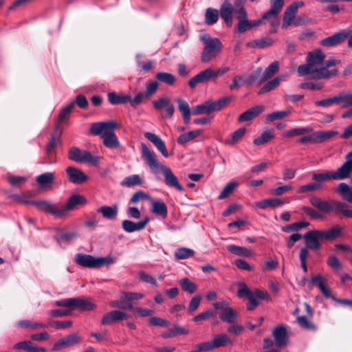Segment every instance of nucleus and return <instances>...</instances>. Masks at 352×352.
I'll return each instance as SVG.
<instances>
[{"label":"nucleus","mask_w":352,"mask_h":352,"mask_svg":"<svg viewBox=\"0 0 352 352\" xmlns=\"http://www.w3.org/2000/svg\"><path fill=\"white\" fill-rule=\"evenodd\" d=\"M336 192L346 201L352 204V190L346 183H340L336 188ZM310 203L320 212L329 214L333 212H340L346 217H352V210L347 209V204L336 200H323L318 197H312Z\"/></svg>","instance_id":"nucleus-1"},{"label":"nucleus","mask_w":352,"mask_h":352,"mask_svg":"<svg viewBox=\"0 0 352 352\" xmlns=\"http://www.w3.org/2000/svg\"><path fill=\"white\" fill-rule=\"evenodd\" d=\"M324 58V54L320 50L309 52L307 57V63L298 67L299 76L309 75L310 78L314 79L329 78L336 76L337 69L329 70L326 69V67H322Z\"/></svg>","instance_id":"nucleus-2"},{"label":"nucleus","mask_w":352,"mask_h":352,"mask_svg":"<svg viewBox=\"0 0 352 352\" xmlns=\"http://www.w3.org/2000/svg\"><path fill=\"white\" fill-rule=\"evenodd\" d=\"M141 146L142 157L146 161L148 166L151 169H160L164 177V183L167 186L183 192L184 190L183 186L179 183V179L171 169L166 166L160 165L155 153L144 144H142Z\"/></svg>","instance_id":"nucleus-3"},{"label":"nucleus","mask_w":352,"mask_h":352,"mask_svg":"<svg viewBox=\"0 0 352 352\" xmlns=\"http://www.w3.org/2000/svg\"><path fill=\"white\" fill-rule=\"evenodd\" d=\"M75 262L87 268H100L104 265L113 264L115 262L114 258L111 256L107 257H95L90 254L78 253L74 258Z\"/></svg>","instance_id":"nucleus-4"},{"label":"nucleus","mask_w":352,"mask_h":352,"mask_svg":"<svg viewBox=\"0 0 352 352\" xmlns=\"http://www.w3.org/2000/svg\"><path fill=\"white\" fill-rule=\"evenodd\" d=\"M200 38L204 44L201 53V61L208 63L220 53L222 44L219 38H211L206 34L201 35Z\"/></svg>","instance_id":"nucleus-5"},{"label":"nucleus","mask_w":352,"mask_h":352,"mask_svg":"<svg viewBox=\"0 0 352 352\" xmlns=\"http://www.w3.org/2000/svg\"><path fill=\"white\" fill-rule=\"evenodd\" d=\"M215 309V314H217L219 318L226 322L232 324L235 322L237 313L230 307V304L226 300L215 302L214 304Z\"/></svg>","instance_id":"nucleus-6"},{"label":"nucleus","mask_w":352,"mask_h":352,"mask_svg":"<svg viewBox=\"0 0 352 352\" xmlns=\"http://www.w3.org/2000/svg\"><path fill=\"white\" fill-rule=\"evenodd\" d=\"M310 284L311 285H317L319 287L321 293L326 298H331L340 304L352 307V300L337 299L334 296H331L330 289L326 286L327 280L320 274H317L313 276L310 280Z\"/></svg>","instance_id":"nucleus-7"},{"label":"nucleus","mask_w":352,"mask_h":352,"mask_svg":"<svg viewBox=\"0 0 352 352\" xmlns=\"http://www.w3.org/2000/svg\"><path fill=\"white\" fill-rule=\"evenodd\" d=\"M69 158L73 161L80 163H89L96 164L99 157L93 155L90 152L82 151L76 147L72 148L69 151Z\"/></svg>","instance_id":"nucleus-8"},{"label":"nucleus","mask_w":352,"mask_h":352,"mask_svg":"<svg viewBox=\"0 0 352 352\" xmlns=\"http://www.w3.org/2000/svg\"><path fill=\"white\" fill-rule=\"evenodd\" d=\"M231 344L230 338L225 333L216 335L212 340L199 344V351H209Z\"/></svg>","instance_id":"nucleus-9"},{"label":"nucleus","mask_w":352,"mask_h":352,"mask_svg":"<svg viewBox=\"0 0 352 352\" xmlns=\"http://www.w3.org/2000/svg\"><path fill=\"white\" fill-rule=\"evenodd\" d=\"M303 6L304 3L302 1H296L286 8L282 23L283 28H286L292 24H294L296 26L301 24L298 21H295V16L298 12V9Z\"/></svg>","instance_id":"nucleus-10"},{"label":"nucleus","mask_w":352,"mask_h":352,"mask_svg":"<svg viewBox=\"0 0 352 352\" xmlns=\"http://www.w3.org/2000/svg\"><path fill=\"white\" fill-rule=\"evenodd\" d=\"M345 160L336 171H332L335 180H343L352 176V151L346 155Z\"/></svg>","instance_id":"nucleus-11"},{"label":"nucleus","mask_w":352,"mask_h":352,"mask_svg":"<svg viewBox=\"0 0 352 352\" xmlns=\"http://www.w3.org/2000/svg\"><path fill=\"white\" fill-rule=\"evenodd\" d=\"M85 203L86 199L84 197L80 195H72L65 205L60 208L58 207V218L65 217L69 210H74L78 206L84 205Z\"/></svg>","instance_id":"nucleus-12"},{"label":"nucleus","mask_w":352,"mask_h":352,"mask_svg":"<svg viewBox=\"0 0 352 352\" xmlns=\"http://www.w3.org/2000/svg\"><path fill=\"white\" fill-rule=\"evenodd\" d=\"M303 238L306 244V248L312 250H318L321 248L320 241L324 240L322 235V230H314L306 232Z\"/></svg>","instance_id":"nucleus-13"},{"label":"nucleus","mask_w":352,"mask_h":352,"mask_svg":"<svg viewBox=\"0 0 352 352\" xmlns=\"http://www.w3.org/2000/svg\"><path fill=\"white\" fill-rule=\"evenodd\" d=\"M229 102L228 98H222L217 101L208 100L199 104V116L202 114L210 115V113L219 111L223 108Z\"/></svg>","instance_id":"nucleus-14"},{"label":"nucleus","mask_w":352,"mask_h":352,"mask_svg":"<svg viewBox=\"0 0 352 352\" xmlns=\"http://www.w3.org/2000/svg\"><path fill=\"white\" fill-rule=\"evenodd\" d=\"M116 126L117 124L113 121L95 122L91 124L89 131L93 135H101L102 137V134H107L111 131H114Z\"/></svg>","instance_id":"nucleus-15"},{"label":"nucleus","mask_w":352,"mask_h":352,"mask_svg":"<svg viewBox=\"0 0 352 352\" xmlns=\"http://www.w3.org/2000/svg\"><path fill=\"white\" fill-rule=\"evenodd\" d=\"M149 221L150 219L148 217H145L144 219L136 223L130 220H124L122 223V226L124 231L127 232H133L144 229Z\"/></svg>","instance_id":"nucleus-16"},{"label":"nucleus","mask_w":352,"mask_h":352,"mask_svg":"<svg viewBox=\"0 0 352 352\" xmlns=\"http://www.w3.org/2000/svg\"><path fill=\"white\" fill-rule=\"evenodd\" d=\"M80 340V338L77 333H72L67 336L58 340L54 345L52 351H58L64 347H69L75 344H77Z\"/></svg>","instance_id":"nucleus-17"},{"label":"nucleus","mask_w":352,"mask_h":352,"mask_svg":"<svg viewBox=\"0 0 352 352\" xmlns=\"http://www.w3.org/2000/svg\"><path fill=\"white\" fill-rule=\"evenodd\" d=\"M129 315L119 310L109 311L104 314L102 319V324H109L116 321L129 318Z\"/></svg>","instance_id":"nucleus-18"},{"label":"nucleus","mask_w":352,"mask_h":352,"mask_svg":"<svg viewBox=\"0 0 352 352\" xmlns=\"http://www.w3.org/2000/svg\"><path fill=\"white\" fill-rule=\"evenodd\" d=\"M272 335L274 338L275 342L278 347H282L287 344L288 341V336L287 329L283 326H278L274 329Z\"/></svg>","instance_id":"nucleus-19"},{"label":"nucleus","mask_w":352,"mask_h":352,"mask_svg":"<svg viewBox=\"0 0 352 352\" xmlns=\"http://www.w3.org/2000/svg\"><path fill=\"white\" fill-rule=\"evenodd\" d=\"M25 203L34 205L38 210L50 212L54 215L56 217H58V214H56V211H58V206L50 204L48 201H27Z\"/></svg>","instance_id":"nucleus-20"},{"label":"nucleus","mask_w":352,"mask_h":352,"mask_svg":"<svg viewBox=\"0 0 352 352\" xmlns=\"http://www.w3.org/2000/svg\"><path fill=\"white\" fill-rule=\"evenodd\" d=\"M70 182L74 184H80L87 181V176L80 170L72 166H69L66 169Z\"/></svg>","instance_id":"nucleus-21"},{"label":"nucleus","mask_w":352,"mask_h":352,"mask_svg":"<svg viewBox=\"0 0 352 352\" xmlns=\"http://www.w3.org/2000/svg\"><path fill=\"white\" fill-rule=\"evenodd\" d=\"M348 36V33L338 32L320 41V44L324 47H333L342 43Z\"/></svg>","instance_id":"nucleus-22"},{"label":"nucleus","mask_w":352,"mask_h":352,"mask_svg":"<svg viewBox=\"0 0 352 352\" xmlns=\"http://www.w3.org/2000/svg\"><path fill=\"white\" fill-rule=\"evenodd\" d=\"M144 136L155 146V147L159 150L163 156L165 157L168 156L165 144L159 136L150 132L145 133Z\"/></svg>","instance_id":"nucleus-23"},{"label":"nucleus","mask_w":352,"mask_h":352,"mask_svg":"<svg viewBox=\"0 0 352 352\" xmlns=\"http://www.w3.org/2000/svg\"><path fill=\"white\" fill-rule=\"evenodd\" d=\"M263 109H264L263 106H254V107L248 109L243 113H241L239 116L238 120L239 122H245V121L251 120L254 119V118H256L257 116H258L263 111Z\"/></svg>","instance_id":"nucleus-24"},{"label":"nucleus","mask_w":352,"mask_h":352,"mask_svg":"<svg viewBox=\"0 0 352 352\" xmlns=\"http://www.w3.org/2000/svg\"><path fill=\"white\" fill-rule=\"evenodd\" d=\"M14 349L24 350L27 352H47V350L45 348L34 345L33 342L30 340L16 343L14 346Z\"/></svg>","instance_id":"nucleus-25"},{"label":"nucleus","mask_w":352,"mask_h":352,"mask_svg":"<svg viewBox=\"0 0 352 352\" xmlns=\"http://www.w3.org/2000/svg\"><path fill=\"white\" fill-rule=\"evenodd\" d=\"M61 131L59 129L58 124L56 125L55 130L53 133L51 134L50 140L47 145L46 152L47 154L53 153L60 142Z\"/></svg>","instance_id":"nucleus-26"},{"label":"nucleus","mask_w":352,"mask_h":352,"mask_svg":"<svg viewBox=\"0 0 352 352\" xmlns=\"http://www.w3.org/2000/svg\"><path fill=\"white\" fill-rule=\"evenodd\" d=\"M344 228L339 225L334 226L327 230H322V235L324 240L332 241L342 234Z\"/></svg>","instance_id":"nucleus-27"},{"label":"nucleus","mask_w":352,"mask_h":352,"mask_svg":"<svg viewBox=\"0 0 352 352\" xmlns=\"http://www.w3.org/2000/svg\"><path fill=\"white\" fill-rule=\"evenodd\" d=\"M239 15H236V19L239 21L238 23V31L240 32H244L250 29L249 20H248V14L245 9H240Z\"/></svg>","instance_id":"nucleus-28"},{"label":"nucleus","mask_w":352,"mask_h":352,"mask_svg":"<svg viewBox=\"0 0 352 352\" xmlns=\"http://www.w3.org/2000/svg\"><path fill=\"white\" fill-rule=\"evenodd\" d=\"M103 144L106 147L110 148H116L120 146L118 139L113 131L108 132L107 134H102Z\"/></svg>","instance_id":"nucleus-29"},{"label":"nucleus","mask_w":352,"mask_h":352,"mask_svg":"<svg viewBox=\"0 0 352 352\" xmlns=\"http://www.w3.org/2000/svg\"><path fill=\"white\" fill-rule=\"evenodd\" d=\"M234 12V8L229 3H224L220 9V14L221 18L228 25H231L232 22V13Z\"/></svg>","instance_id":"nucleus-30"},{"label":"nucleus","mask_w":352,"mask_h":352,"mask_svg":"<svg viewBox=\"0 0 352 352\" xmlns=\"http://www.w3.org/2000/svg\"><path fill=\"white\" fill-rule=\"evenodd\" d=\"M74 309H80L83 311H88L96 307L95 304L89 298H74Z\"/></svg>","instance_id":"nucleus-31"},{"label":"nucleus","mask_w":352,"mask_h":352,"mask_svg":"<svg viewBox=\"0 0 352 352\" xmlns=\"http://www.w3.org/2000/svg\"><path fill=\"white\" fill-rule=\"evenodd\" d=\"M279 65L278 61L272 62L263 72L262 76L259 80V83L266 81L267 79L272 78L275 74L278 72Z\"/></svg>","instance_id":"nucleus-32"},{"label":"nucleus","mask_w":352,"mask_h":352,"mask_svg":"<svg viewBox=\"0 0 352 352\" xmlns=\"http://www.w3.org/2000/svg\"><path fill=\"white\" fill-rule=\"evenodd\" d=\"M176 102L178 104V110L180 111L185 122H188L190 119L191 112L188 102L181 98L177 99Z\"/></svg>","instance_id":"nucleus-33"},{"label":"nucleus","mask_w":352,"mask_h":352,"mask_svg":"<svg viewBox=\"0 0 352 352\" xmlns=\"http://www.w3.org/2000/svg\"><path fill=\"white\" fill-rule=\"evenodd\" d=\"M152 209L151 211L157 215H160L163 218L167 216L168 210L166 204L162 201H152Z\"/></svg>","instance_id":"nucleus-34"},{"label":"nucleus","mask_w":352,"mask_h":352,"mask_svg":"<svg viewBox=\"0 0 352 352\" xmlns=\"http://www.w3.org/2000/svg\"><path fill=\"white\" fill-rule=\"evenodd\" d=\"M108 100L112 104H124L129 102L130 96L111 92L108 94Z\"/></svg>","instance_id":"nucleus-35"},{"label":"nucleus","mask_w":352,"mask_h":352,"mask_svg":"<svg viewBox=\"0 0 352 352\" xmlns=\"http://www.w3.org/2000/svg\"><path fill=\"white\" fill-rule=\"evenodd\" d=\"M255 204L258 208L264 209L269 207L276 208L282 206L284 204V202L278 198H274L263 199L260 201L256 202Z\"/></svg>","instance_id":"nucleus-36"},{"label":"nucleus","mask_w":352,"mask_h":352,"mask_svg":"<svg viewBox=\"0 0 352 352\" xmlns=\"http://www.w3.org/2000/svg\"><path fill=\"white\" fill-rule=\"evenodd\" d=\"M98 212L101 213L103 217L111 219L118 214V206L116 205L112 206H104L99 208Z\"/></svg>","instance_id":"nucleus-37"},{"label":"nucleus","mask_w":352,"mask_h":352,"mask_svg":"<svg viewBox=\"0 0 352 352\" xmlns=\"http://www.w3.org/2000/svg\"><path fill=\"white\" fill-rule=\"evenodd\" d=\"M16 327L21 328H30L32 329H40L47 327V324L41 322H33L29 320H23L17 322Z\"/></svg>","instance_id":"nucleus-38"},{"label":"nucleus","mask_w":352,"mask_h":352,"mask_svg":"<svg viewBox=\"0 0 352 352\" xmlns=\"http://www.w3.org/2000/svg\"><path fill=\"white\" fill-rule=\"evenodd\" d=\"M283 0H272L271 8L264 14V18L270 16H278L283 7Z\"/></svg>","instance_id":"nucleus-39"},{"label":"nucleus","mask_w":352,"mask_h":352,"mask_svg":"<svg viewBox=\"0 0 352 352\" xmlns=\"http://www.w3.org/2000/svg\"><path fill=\"white\" fill-rule=\"evenodd\" d=\"M142 179L138 175H132L125 177L121 182V185L128 188L142 185Z\"/></svg>","instance_id":"nucleus-40"},{"label":"nucleus","mask_w":352,"mask_h":352,"mask_svg":"<svg viewBox=\"0 0 352 352\" xmlns=\"http://www.w3.org/2000/svg\"><path fill=\"white\" fill-rule=\"evenodd\" d=\"M228 250L231 253L241 256L250 257L252 256V252L246 248L230 245L228 246Z\"/></svg>","instance_id":"nucleus-41"},{"label":"nucleus","mask_w":352,"mask_h":352,"mask_svg":"<svg viewBox=\"0 0 352 352\" xmlns=\"http://www.w3.org/2000/svg\"><path fill=\"white\" fill-rule=\"evenodd\" d=\"M313 131V129L311 127H301V128H294L289 130L286 131L284 133V136L287 138H292L294 136L302 135L305 134H307L311 133Z\"/></svg>","instance_id":"nucleus-42"},{"label":"nucleus","mask_w":352,"mask_h":352,"mask_svg":"<svg viewBox=\"0 0 352 352\" xmlns=\"http://www.w3.org/2000/svg\"><path fill=\"white\" fill-rule=\"evenodd\" d=\"M54 180V174L53 173H45L39 175L36 177V182L41 187H46L51 184Z\"/></svg>","instance_id":"nucleus-43"},{"label":"nucleus","mask_w":352,"mask_h":352,"mask_svg":"<svg viewBox=\"0 0 352 352\" xmlns=\"http://www.w3.org/2000/svg\"><path fill=\"white\" fill-rule=\"evenodd\" d=\"M274 134L272 129L265 131L259 137L254 140V144L259 146L264 144L274 138Z\"/></svg>","instance_id":"nucleus-44"},{"label":"nucleus","mask_w":352,"mask_h":352,"mask_svg":"<svg viewBox=\"0 0 352 352\" xmlns=\"http://www.w3.org/2000/svg\"><path fill=\"white\" fill-rule=\"evenodd\" d=\"M282 80L281 76L274 78L273 80L267 82L264 86H263L258 91L259 94H262L278 87Z\"/></svg>","instance_id":"nucleus-45"},{"label":"nucleus","mask_w":352,"mask_h":352,"mask_svg":"<svg viewBox=\"0 0 352 352\" xmlns=\"http://www.w3.org/2000/svg\"><path fill=\"white\" fill-rule=\"evenodd\" d=\"M155 78L168 85H173L175 82L176 78L174 75L167 72H158L155 74Z\"/></svg>","instance_id":"nucleus-46"},{"label":"nucleus","mask_w":352,"mask_h":352,"mask_svg":"<svg viewBox=\"0 0 352 352\" xmlns=\"http://www.w3.org/2000/svg\"><path fill=\"white\" fill-rule=\"evenodd\" d=\"M239 186V183L236 181H231L229 183H228L220 194L219 195L218 198L219 199H223L226 197H228L233 191L234 190Z\"/></svg>","instance_id":"nucleus-47"},{"label":"nucleus","mask_w":352,"mask_h":352,"mask_svg":"<svg viewBox=\"0 0 352 352\" xmlns=\"http://www.w3.org/2000/svg\"><path fill=\"white\" fill-rule=\"evenodd\" d=\"M338 131H316V142L317 143L322 142L324 141H326L332 137L337 135L338 134Z\"/></svg>","instance_id":"nucleus-48"},{"label":"nucleus","mask_w":352,"mask_h":352,"mask_svg":"<svg viewBox=\"0 0 352 352\" xmlns=\"http://www.w3.org/2000/svg\"><path fill=\"white\" fill-rule=\"evenodd\" d=\"M215 79L214 69L211 67L199 72V83L207 82Z\"/></svg>","instance_id":"nucleus-49"},{"label":"nucleus","mask_w":352,"mask_h":352,"mask_svg":"<svg viewBox=\"0 0 352 352\" xmlns=\"http://www.w3.org/2000/svg\"><path fill=\"white\" fill-rule=\"evenodd\" d=\"M219 16L217 10L208 8L205 14V21L208 25H213L218 21Z\"/></svg>","instance_id":"nucleus-50"},{"label":"nucleus","mask_w":352,"mask_h":352,"mask_svg":"<svg viewBox=\"0 0 352 352\" xmlns=\"http://www.w3.org/2000/svg\"><path fill=\"white\" fill-rule=\"evenodd\" d=\"M273 41L270 38H262L260 39H256L251 43L248 44V46L252 47L265 48L272 45Z\"/></svg>","instance_id":"nucleus-51"},{"label":"nucleus","mask_w":352,"mask_h":352,"mask_svg":"<svg viewBox=\"0 0 352 352\" xmlns=\"http://www.w3.org/2000/svg\"><path fill=\"white\" fill-rule=\"evenodd\" d=\"M309 223L307 221H298L294 223L285 226L282 228V230L285 232H290L292 231H298L302 228L308 227Z\"/></svg>","instance_id":"nucleus-52"},{"label":"nucleus","mask_w":352,"mask_h":352,"mask_svg":"<svg viewBox=\"0 0 352 352\" xmlns=\"http://www.w3.org/2000/svg\"><path fill=\"white\" fill-rule=\"evenodd\" d=\"M245 131V128H239L238 130L232 133L230 138L226 140V143L228 144H234L235 143L238 142L244 135Z\"/></svg>","instance_id":"nucleus-53"},{"label":"nucleus","mask_w":352,"mask_h":352,"mask_svg":"<svg viewBox=\"0 0 352 352\" xmlns=\"http://www.w3.org/2000/svg\"><path fill=\"white\" fill-rule=\"evenodd\" d=\"M292 113V109H288L287 110H285V111H274L272 113H270L267 116V120L269 121V122H272V121H274L276 120H280L285 117H287V116H289L290 113Z\"/></svg>","instance_id":"nucleus-54"},{"label":"nucleus","mask_w":352,"mask_h":352,"mask_svg":"<svg viewBox=\"0 0 352 352\" xmlns=\"http://www.w3.org/2000/svg\"><path fill=\"white\" fill-rule=\"evenodd\" d=\"M312 179L318 182H322L327 180H335L332 171H326L323 173H314L312 174Z\"/></svg>","instance_id":"nucleus-55"},{"label":"nucleus","mask_w":352,"mask_h":352,"mask_svg":"<svg viewBox=\"0 0 352 352\" xmlns=\"http://www.w3.org/2000/svg\"><path fill=\"white\" fill-rule=\"evenodd\" d=\"M340 105L343 108H346L352 106V92H340Z\"/></svg>","instance_id":"nucleus-56"},{"label":"nucleus","mask_w":352,"mask_h":352,"mask_svg":"<svg viewBox=\"0 0 352 352\" xmlns=\"http://www.w3.org/2000/svg\"><path fill=\"white\" fill-rule=\"evenodd\" d=\"M180 283L183 290L188 292L189 294H193L197 289V285L188 278H182L180 280Z\"/></svg>","instance_id":"nucleus-57"},{"label":"nucleus","mask_w":352,"mask_h":352,"mask_svg":"<svg viewBox=\"0 0 352 352\" xmlns=\"http://www.w3.org/2000/svg\"><path fill=\"white\" fill-rule=\"evenodd\" d=\"M193 250L186 248H179L175 252V257L177 259H186L189 258L193 254Z\"/></svg>","instance_id":"nucleus-58"},{"label":"nucleus","mask_w":352,"mask_h":352,"mask_svg":"<svg viewBox=\"0 0 352 352\" xmlns=\"http://www.w3.org/2000/svg\"><path fill=\"white\" fill-rule=\"evenodd\" d=\"M144 295L142 293L137 292H124L122 294V302H127V301H133L142 298Z\"/></svg>","instance_id":"nucleus-59"},{"label":"nucleus","mask_w":352,"mask_h":352,"mask_svg":"<svg viewBox=\"0 0 352 352\" xmlns=\"http://www.w3.org/2000/svg\"><path fill=\"white\" fill-rule=\"evenodd\" d=\"M74 105H75V103L72 102L60 111L56 125L58 124V126L60 127V123L61 122H63L68 116V115L72 112V109L74 107Z\"/></svg>","instance_id":"nucleus-60"},{"label":"nucleus","mask_w":352,"mask_h":352,"mask_svg":"<svg viewBox=\"0 0 352 352\" xmlns=\"http://www.w3.org/2000/svg\"><path fill=\"white\" fill-rule=\"evenodd\" d=\"M263 19H264V23L265 21H268L270 23L271 28L270 30V33H275L277 30L278 27L279 26V19L278 16H270L266 18H264V14L263 15Z\"/></svg>","instance_id":"nucleus-61"},{"label":"nucleus","mask_w":352,"mask_h":352,"mask_svg":"<svg viewBox=\"0 0 352 352\" xmlns=\"http://www.w3.org/2000/svg\"><path fill=\"white\" fill-rule=\"evenodd\" d=\"M299 326L306 329H314L315 326L312 324L305 316H298L296 318Z\"/></svg>","instance_id":"nucleus-62"},{"label":"nucleus","mask_w":352,"mask_h":352,"mask_svg":"<svg viewBox=\"0 0 352 352\" xmlns=\"http://www.w3.org/2000/svg\"><path fill=\"white\" fill-rule=\"evenodd\" d=\"M198 135V131H189L186 133H184L179 135L177 139V142L179 144H184L192 139H194Z\"/></svg>","instance_id":"nucleus-63"},{"label":"nucleus","mask_w":352,"mask_h":352,"mask_svg":"<svg viewBox=\"0 0 352 352\" xmlns=\"http://www.w3.org/2000/svg\"><path fill=\"white\" fill-rule=\"evenodd\" d=\"M170 104V99L168 97H162L153 102V107L155 109L166 108Z\"/></svg>","instance_id":"nucleus-64"}]
</instances>
